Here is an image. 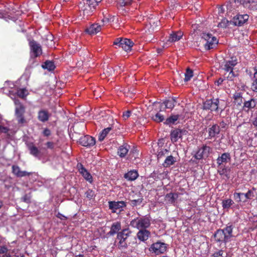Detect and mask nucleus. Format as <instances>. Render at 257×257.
Returning <instances> with one entry per match:
<instances>
[{"instance_id": "nucleus-1", "label": "nucleus", "mask_w": 257, "mask_h": 257, "mask_svg": "<svg viewBox=\"0 0 257 257\" xmlns=\"http://www.w3.org/2000/svg\"><path fill=\"white\" fill-rule=\"evenodd\" d=\"M232 229L231 225L227 226L222 229L217 230L214 235V238L217 242L226 243L230 241L232 237Z\"/></svg>"}, {"instance_id": "nucleus-2", "label": "nucleus", "mask_w": 257, "mask_h": 257, "mask_svg": "<svg viewBox=\"0 0 257 257\" xmlns=\"http://www.w3.org/2000/svg\"><path fill=\"white\" fill-rule=\"evenodd\" d=\"M151 225L150 219L148 217H137L132 220L130 225L139 230L146 229Z\"/></svg>"}, {"instance_id": "nucleus-3", "label": "nucleus", "mask_w": 257, "mask_h": 257, "mask_svg": "<svg viewBox=\"0 0 257 257\" xmlns=\"http://www.w3.org/2000/svg\"><path fill=\"white\" fill-rule=\"evenodd\" d=\"M201 38L203 41L205 50H209L213 49L218 44V40L216 37L213 36L211 34L203 33L202 34Z\"/></svg>"}, {"instance_id": "nucleus-4", "label": "nucleus", "mask_w": 257, "mask_h": 257, "mask_svg": "<svg viewBox=\"0 0 257 257\" xmlns=\"http://www.w3.org/2000/svg\"><path fill=\"white\" fill-rule=\"evenodd\" d=\"M130 234L131 231L128 229H123L121 232L118 233L117 239L119 241L117 246L120 249L123 250L127 248V244L126 239Z\"/></svg>"}, {"instance_id": "nucleus-5", "label": "nucleus", "mask_w": 257, "mask_h": 257, "mask_svg": "<svg viewBox=\"0 0 257 257\" xmlns=\"http://www.w3.org/2000/svg\"><path fill=\"white\" fill-rule=\"evenodd\" d=\"M16 107L15 109V115L19 124H23L26 122L24 116L25 112V108L19 101H16Z\"/></svg>"}, {"instance_id": "nucleus-6", "label": "nucleus", "mask_w": 257, "mask_h": 257, "mask_svg": "<svg viewBox=\"0 0 257 257\" xmlns=\"http://www.w3.org/2000/svg\"><path fill=\"white\" fill-rule=\"evenodd\" d=\"M168 245L161 241H157L153 243L149 250L156 255L165 253L167 249Z\"/></svg>"}, {"instance_id": "nucleus-7", "label": "nucleus", "mask_w": 257, "mask_h": 257, "mask_svg": "<svg viewBox=\"0 0 257 257\" xmlns=\"http://www.w3.org/2000/svg\"><path fill=\"white\" fill-rule=\"evenodd\" d=\"M113 44L121 48L125 51H130L134 45V43L128 39L117 38L115 40Z\"/></svg>"}, {"instance_id": "nucleus-8", "label": "nucleus", "mask_w": 257, "mask_h": 257, "mask_svg": "<svg viewBox=\"0 0 257 257\" xmlns=\"http://www.w3.org/2000/svg\"><path fill=\"white\" fill-rule=\"evenodd\" d=\"M219 102L218 99H207L203 103V109L211 111H217L219 108Z\"/></svg>"}, {"instance_id": "nucleus-9", "label": "nucleus", "mask_w": 257, "mask_h": 257, "mask_svg": "<svg viewBox=\"0 0 257 257\" xmlns=\"http://www.w3.org/2000/svg\"><path fill=\"white\" fill-rule=\"evenodd\" d=\"M29 46L32 57L36 58L40 56L42 54L41 46L36 41L34 40L31 41L29 42Z\"/></svg>"}, {"instance_id": "nucleus-10", "label": "nucleus", "mask_w": 257, "mask_h": 257, "mask_svg": "<svg viewBox=\"0 0 257 257\" xmlns=\"http://www.w3.org/2000/svg\"><path fill=\"white\" fill-rule=\"evenodd\" d=\"M211 151V148L206 145L203 146L199 149L195 155V158L197 160H200L204 158H207Z\"/></svg>"}, {"instance_id": "nucleus-11", "label": "nucleus", "mask_w": 257, "mask_h": 257, "mask_svg": "<svg viewBox=\"0 0 257 257\" xmlns=\"http://www.w3.org/2000/svg\"><path fill=\"white\" fill-rule=\"evenodd\" d=\"M109 208L111 210L112 212H116L117 211H120L122 208L126 206V203L123 201L108 202Z\"/></svg>"}, {"instance_id": "nucleus-12", "label": "nucleus", "mask_w": 257, "mask_h": 257, "mask_svg": "<svg viewBox=\"0 0 257 257\" xmlns=\"http://www.w3.org/2000/svg\"><path fill=\"white\" fill-rule=\"evenodd\" d=\"M249 16L247 15H237L232 20L230 23L233 26H240L244 24L248 19Z\"/></svg>"}, {"instance_id": "nucleus-13", "label": "nucleus", "mask_w": 257, "mask_h": 257, "mask_svg": "<svg viewBox=\"0 0 257 257\" xmlns=\"http://www.w3.org/2000/svg\"><path fill=\"white\" fill-rule=\"evenodd\" d=\"M91 6L86 2H81L79 4V8L81 11L83 12V15L89 16L92 14L93 11L95 10L94 8L91 7Z\"/></svg>"}, {"instance_id": "nucleus-14", "label": "nucleus", "mask_w": 257, "mask_h": 257, "mask_svg": "<svg viewBox=\"0 0 257 257\" xmlns=\"http://www.w3.org/2000/svg\"><path fill=\"white\" fill-rule=\"evenodd\" d=\"M79 143L83 146L90 147L95 145V140L89 135H86L79 139Z\"/></svg>"}, {"instance_id": "nucleus-15", "label": "nucleus", "mask_w": 257, "mask_h": 257, "mask_svg": "<svg viewBox=\"0 0 257 257\" xmlns=\"http://www.w3.org/2000/svg\"><path fill=\"white\" fill-rule=\"evenodd\" d=\"M186 133L185 130L176 129L171 133V139L172 142H176L179 139L181 138L182 136Z\"/></svg>"}, {"instance_id": "nucleus-16", "label": "nucleus", "mask_w": 257, "mask_h": 257, "mask_svg": "<svg viewBox=\"0 0 257 257\" xmlns=\"http://www.w3.org/2000/svg\"><path fill=\"white\" fill-rule=\"evenodd\" d=\"M12 172L18 177H23L26 176H29L31 174V173L25 171H21L20 168L16 165L12 166Z\"/></svg>"}, {"instance_id": "nucleus-17", "label": "nucleus", "mask_w": 257, "mask_h": 257, "mask_svg": "<svg viewBox=\"0 0 257 257\" xmlns=\"http://www.w3.org/2000/svg\"><path fill=\"white\" fill-rule=\"evenodd\" d=\"M101 26L98 24H93L89 26L86 30L85 32L89 35H95L101 31Z\"/></svg>"}, {"instance_id": "nucleus-18", "label": "nucleus", "mask_w": 257, "mask_h": 257, "mask_svg": "<svg viewBox=\"0 0 257 257\" xmlns=\"http://www.w3.org/2000/svg\"><path fill=\"white\" fill-rule=\"evenodd\" d=\"M183 35V33L180 31L177 32H172L170 34L168 42L174 43L180 40Z\"/></svg>"}, {"instance_id": "nucleus-19", "label": "nucleus", "mask_w": 257, "mask_h": 257, "mask_svg": "<svg viewBox=\"0 0 257 257\" xmlns=\"http://www.w3.org/2000/svg\"><path fill=\"white\" fill-rule=\"evenodd\" d=\"M50 116L51 114L47 110L41 109L38 112V119L43 122L48 121Z\"/></svg>"}, {"instance_id": "nucleus-20", "label": "nucleus", "mask_w": 257, "mask_h": 257, "mask_svg": "<svg viewBox=\"0 0 257 257\" xmlns=\"http://www.w3.org/2000/svg\"><path fill=\"white\" fill-rule=\"evenodd\" d=\"M79 167V172L83 176V177L89 182H92V177L90 174L85 169L82 164H80Z\"/></svg>"}, {"instance_id": "nucleus-21", "label": "nucleus", "mask_w": 257, "mask_h": 257, "mask_svg": "<svg viewBox=\"0 0 257 257\" xmlns=\"http://www.w3.org/2000/svg\"><path fill=\"white\" fill-rule=\"evenodd\" d=\"M27 146L31 155L35 157H40V150L33 143H29Z\"/></svg>"}, {"instance_id": "nucleus-22", "label": "nucleus", "mask_w": 257, "mask_h": 257, "mask_svg": "<svg viewBox=\"0 0 257 257\" xmlns=\"http://www.w3.org/2000/svg\"><path fill=\"white\" fill-rule=\"evenodd\" d=\"M151 235L150 232L146 229L139 230L137 233L138 238L141 241L147 240Z\"/></svg>"}, {"instance_id": "nucleus-23", "label": "nucleus", "mask_w": 257, "mask_h": 257, "mask_svg": "<svg viewBox=\"0 0 257 257\" xmlns=\"http://www.w3.org/2000/svg\"><path fill=\"white\" fill-rule=\"evenodd\" d=\"M237 59L235 58H231L230 60L226 61L224 64V69L226 72L232 71L233 67L237 64Z\"/></svg>"}, {"instance_id": "nucleus-24", "label": "nucleus", "mask_w": 257, "mask_h": 257, "mask_svg": "<svg viewBox=\"0 0 257 257\" xmlns=\"http://www.w3.org/2000/svg\"><path fill=\"white\" fill-rule=\"evenodd\" d=\"M220 133V127L217 124L213 125L208 128V134L210 138H214Z\"/></svg>"}, {"instance_id": "nucleus-25", "label": "nucleus", "mask_w": 257, "mask_h": 257, "mask_svg": "<svg viewBox=\"0 0 257 257\" xmlns=\"http://www.w3.org/2000/svg\"><path fill=\"white\" fill-rule=\"evenodd\" d=\"M231 157L229 153H223L221 156L219 157L217 159V163L220 165L224 163H227L230 161Z\"/></svg>"}, {"instance_id": "nucleus-26", "label": "nucleus", "mask_w": 257, "mask_h": 257, "mask_svg": "<svg viewBox=\"0 0 257 257\" xmlns=\"http://www.w3.org/2000/svg\"><path fill=\"white\" fill-rule=\"evenodd\" d=\"M130 149V146L127 144H123L120 146L118 149L117 154L121 158L124 157L127 154Z\"/></svg>"}, {"instance_id": "nucleus-27", "label": "nucleus", "mask_w": 257, "mask_h": 257, "mask_svg": "<svg viewBox=\"0 0 257 257\" xmlns=\"http://www.w3.org/2000/svg\"><path fill=\"white\" fill-rule=\"evenodd\" d=\"M138 176L139 174L137 171L132 170L125 174L124 177L127 180L134 181L138 178Z\"/></svg>"}, {"instance_id": "nucleus-28", "label": "nucleus", "mask_w": 257, "mask_h": 257, "mask_svg": "<svg viewBox=\"0 0 257 257\" xmlns=\"http://www.w3.org/2000/svg\"><path fill=\"white\" fill-rule=\"evenodd\" d=\"M121 229V224L119 222L113 223L110 228V230L108 234L110 235H113Z\"/></svg>"}, {"instance_id": "nucleus-29", "label": "nucleus", "mask_w": 257, "mask_h": 257, "mask_svg": "<svg viewBox=\"0 0 257 257\" xmlns=\"http://www.w3.org/2000/svg\"><path fill=\"white\" fill-rule=\"evenodd\" d=\"M176 103V99L175 98H172L170 99L167 100L163 102L161 104H160L161 106L162 104H164L165 105L166 108L173 109Z\"/></svg>"}, {"instance_id": "nucleus-30", "label": "nucleus", "mask_w": 257, "mask_h": 257, "mask_svg": "<svg viewBox=\"0 0 257 257\" xmlns=\"http://www.w3.org/2000/svg\"><path fill=\"white\" fill-rule=\"evenodd\" d=\"M175 162L176 160L175 158L172 156H169L166 158L163 163V166L165 167H169L171 165H173L175 163Z\"/></svg>"}, {"instance_id": "nucleus-31", "label": "nucleus", "mask_w": 257, "mask_h": 257, "mask_svg": "<svg viewBox=\"0 0 257 257\" xmlns=\"http://www.w3.org/2000/svg\"><path fill=\"white\" fill-rule=\"evenodd\" d=\"M177 198V194L168 193L165 196L166 200H167L170 204L174 203Z\"/></svg>"}, {"instance_id": "nucleus-32", "label": "nucleus", "mask_w": 257, "mask_h": 257, "mask_svg": "<svg viewBox=\"0 0 257 257\" xmlns=\"http://www.w3.org/2000/svg\"><path fill=\"white\" fill-rule=\"evenodd\" d=\"M234 102L237 106H241L243 103V98L240 93H236L233 95Z\"/></svg>"}, {"instance_id": "nucleus-33", "label": "nucleus", "mask_w": 257, "mask_h": 257, "mask_svg": "<svg viewBox=\"0 0 257 257\" xmlns=\"http://www.w3.org/2000/svg\"><path fill=\"white\" fill-rule=\"evenodd\" d=\"M256 105V102L254 99H251L248 101H244L243 103V108H247L248 109L254 108Z\"/></svg>"}, {"instance_id": "nucleus-34", "label": "nucleus", "mask_w": 257, "mask_h": 257, "mask_svg": "<svg viewBox=\"0 0 257 257\" xmlns=\"http://www.w3.org/2000/svg\"><path fill=\"white\" fill-rule=\"evenodd\" d=\"M179 115H173L167 118L164 123L167 125L174 124L179 118Z\"/></svg>"}, {"instance_id": "nucleus-35", "label": "nucleus", "mask_w": 257, "mask_h": 257, "mask_svg": "<svg viewBox=\"0 0 257 257\" xmlns=\"http://www.w3.org/2000/svg\"><path fill=\"white\" fill-rule=\"evenodd\" d=\"M111 129V127H108L103 130L99 135L98 140L100 142L102 141Z\"/></svg>"}, {"instance_id": "nucleus-36", "label": "nucleus", "mask_w": 257, "mask_h": 257, "mask_svg": "<svg viewBox=\"0 0 257 257\" xmlns=\"http://www.w3.org/2000/svg\"><path fill=\"white\" fill-rule=\"evenodd\" d=\"M254 71L251 89L253 91L257 92V70L254 69Z\"/></svg>"}, {"instance_id": "nucleus-37", "label": "nucleus", "mask_w": 257, "mask_h": 257, "mask_svg": "<svg viewBox=\"0 0 257 257\" xmlns=\"http://www.w3.org/2000/svg\"><path fill=\"white\" fill-rule=\"evenodd\" d=\"M233 203V201L230 199L223 200L222 202V206L224 209H228Z\"/></svg>"}, {"instance_id": "nucleus-38", "label": "nucleus", "mask_w": 257, "mask_h": 257, "mask_svg": "<svg viewBox=\"0 0 257 257\" xmlns=\"http://www.w3.org/2000/svg\"><path fill=\"white\" fill-rule=\"evenodd\" d=\"M42 67L44 69H46L49 71H51L55 69V66L53 62L50 61H47L45 62L44 64L42 65Z\"/></svg>"}, {"instance_id": "nucleus-39", "label": "nucleus", "mask_w": 257, "mask_h": 257, "mask_svg": "<svg viewBox=\"0 0 257 257\" xmlns=\"http://www.w3.org/2000/svg\"><path fill=\"white\" fill-rule=\"evenodd\" d=\"M255 189L254 188H252L251 189L248 190V191L246 193H243V195L246 200H250L252 199L254 196L255 194L254 192L255 191Z\"/></svg>"}, {"instance_id": "nucleus-40", "label": "nucleus", "mask_w": 257, "mask_h": 257, "mask_svg": "<svg viewBox=\"0 0 257 257\" xmlns=\"http://www.w3.org/2000/svg\"><path fill=\"white\" fill-rule=\"evenodd\" d=\"M152 118L157 122H160L165 120L164 115L161 114L160 112H158L155 115L152 116Z\"/></svg>"}, {"instance_id": "nucleus-41", "label": "nucleus", "mask_w": 257, "mask_h": 257, "mask_svg": "<svg viewBox=\"0 0 257 257\" xmlns=\"http://www.w3.org/2000/svg\"><path fill=\"white\" fill-rule=\"evenodd\" d=\"M133 2V0H119L117 2V6L120 8L127 7L130 6Z\"/></svg>"}, {"instance_id": "nucleus-42", "label": "nucleus", "mask_w": 257, "mask_h": 257, "mask_svg": "<svg viewBox=\"0 0 257 257\" xmlns=\"http://www.w3.org/2000/svg\"><path fill=\"white\" fill-rule=\"evenodd\" d=\"M230 22H231V21H228L226 19H223L222 20L221 22L218 24V27L224 28L228 26H232V23H230Z\"/></svg>"}, {"instance_id": "nucleus-43", "label": "nucleus", "mask_w": 257, "mask_h": 257, "mask_svg": "<svg viewBox=\"0 0 257 257\" xmlns=\"http://www.w3.org/2000/svg\"><path fill=\"white\" fill-rule=\"evenodd\" d=\"M184 81L187 82L189 81L193 76V71L189 68L186 69V71L184 74Z\"/></svg>"}, {"instance_id": "nucleus-44", "label": "nucleus", "mask_w": 257, "mask_h": 257, "mask_svg": "<svg viewBox=\"0 0 257 257\" xmlns=\"http://www.w3.org/2000/svg\"><path fill=\"white\" fill-rule=\"evenodd\" d=\"M228 72V74H227V73L225 74L226 79L229 81H233L234 78L237 76V75L233 72V70L229 71Z\"/></svg>"}, {"instance_id": "nucleus-45", "label": "nucleus", "mask_w": 257, "mask_h": 257, "mask_svg": "<svg viewBox=\"0 0 257 257\" xmlns=\"http://www.w3.org/2000/svg\"><path fill=\"white\" fill-rule=\"evenodd\" d=\"M102 0H86L85 2L91 5L92 8L96 9V7L98 6V3L101 2Z\"/></svg>"}, {"instance_id": "nucleus-46", "label": "nucleus", "mask_w": 257, "mask_h": 257, "mask_svg": "<svg viewBox=\"0 0 257 257\" xmlns=\"http://www.w3.org/2000/svg\"><path fill=\"white\" fill-rule=\"evenodd\" d=\"M250 10H257V0H250V3L248 4V7Z\"/></svg>"}, {"instance_id": "nucleus-47", "label": "nucleus", "mask_w": 257, "mask_h": 257, "mask_svg": "<svg viewBox=\"0 0 257 257\" xmlns=\"http://www.w3.org/2000/svg\"><path fill=\"white\" fill-rule=\"evenodd\" d=\"M17 94L19 97L24 98L27 95L28 92L27 90L25 88L20 89L18 90Z\"/></svg>"}, {"instance_id": "nucleus-48", "label": "nucleus", "mask_w": 257, "mask_h": 257, "mask_svg": "<svg viewBox=\"0 0 257 257\" xmlns=\"http://www.w3.org/2000/svg\"><path fill=\"white\" fill-rule=\"evenodd\" d=\"M234 3L242 5L244 7H248L250 0H234Z\"/></svg>"}, {"instance_id": "nucleus-49", "label": "nucleus", "mask_w": 257, "mask_h": 257, "mask_svg": "<svg viewBox=\"0 0 257 257\" xmlns=\"http://www.w3.org/2000/svg\"><path fill=\"white\" fill-rule=\"evenodd\" d=\"M143 201V198H140L137 199H134L130 201L131 205L132 206H136L137 205H140Z\"/></svg>"}, {"instance_id": "nucleus-50", "label": "nucleus", "mask_w": 257, "mask_h": 257, "mask_svg": "<svg viewBox=\"0 0 257 257\" xmlns=\"http://www.w3.org/2000/svg\"><path fill=\"white\" fill-rule=\"evenodd\" d=\"M85 194L86 195V197L87 198H88L89 200H91V199H93L95 196L94 192L93 190H90V189L88 190L85 192Z\"/></svg>"}, {"instance_id": "nucleus-51", "label": "nucleus", "mask_w": 257, "mask_h": 257, "mask_svg": "<svg viewBox=\"0 0 257 257\" xmlns=\"http://www.w3.org/2000/svg\"><path fill=\"white\" fill-rule=\"evenodd\" d=\"M243 195L242 193L235 192L233 194V198L235 201L237 203L241 201V196Z\"/></svg>"}, {"instance_id": "nucleus-52", "label": "nucleus", "mask_w": 257, "mask_h": 257, "mask_svg": "<svg viewBox=\"0 0 257 257\" xmlns=\"http://www.w3.org/2000/svg\"><path fill=\"white\" fill-rule=\"evenodd\" d=\"M168 150L167 149H160L158 152L157 157L158 159H160L162 158L168 152Z\"/></svg>"}, {"instance_id": "nucleus-53", "label": "nucleus", "mask_w": 257, "mask_h": 257, "mask_svg": "<svg viewBox=\"0 0 257 257\" xmlns=\"http://www.w3.org/2000/svg\"><path fill=\"white\" fill-rule=\"evenodd\" d=\"M132 113V111L131 110H127L124 111L122 115V117L123 120H125L128 119V117L131 116Z\"/></svg>"}, {"instance_id": "nucleus-54", "label": "nucleus", "mask_w": 257, "mask_h": 257, "mask_svg": "<svg viewBox=\"0 0 257 257\" xmlns=\"http://www.w3.org/2000/svg\"><path fill=\"white\" fill-rule=\"evenodd\" d=\"M223 251L222 250H219L218 251L215 252L212 254H211L210 256L208 257H223Z\"/></svg>"}, {"instance_id": "nucleus-55", "label": "nucleus", "mask_w": 257, "mask_h": 257, "mask_svg": "<svg viewBox=\"0 0 257 257\" xmlns=\"http://www.w3.org/2000/svg\"><path fill=\"white\" fill-rule=\"evenodd\" d=\"M8 251V248L5 246L0 247V254L6 253Z\"/></svg>"}, {"instance_id": "nucleus-56", "label": "nucleus", "mask_w": 257, "mask_h": 257, "mask_svg": "<svg viewBox=\"0 0 257 257\" xmlns=\"http://www.w3.org/2000/svg\"><path fill=\"white\" fill-rule=\"evenodd\" d=\"M45 136L48 137L51 135V131L48 128H45L43 132Z\"/></svg>"}, {"instance_id": "nucleus-57", "label": "nucleus", "mask_w": 257, "mask_h": 257, "mask_svg": "<svg viewBox=\"0 0 257 257\" xmlns=\"http://www.w3.org/2000/svg\"><path fill=\"white\" fill-rule=\"evenodd\" d=\"M9 128L7 127L2 126L0 128V133H7L9 131Z\"/></svg>"}, {"instance_id": "nucleus-58", "label": "nucleus", "mask_w": 257, "mask_h": 257, "mask_svg": "<svg viewBox=\"0 0 257 257\" xmlns=\"http://www.w3.org/2000/svg\"><path fill=\"white\" fill-rule=\"evenodd\" d=\"M46 146L48 148L53 149L54 147V144L51 142H48L46 143Z\"/></svg>"}, {"instance_id": "nucleus-59", "label": "nucleus", "mask_w": 257, "mask_h": 257, "mask_svg": "<svg viewBox=\"0 0 257 257\" xmlns=\"http://www.w3.org/2000/svg\"><path fill=\"white\" fill-rule=\"evenodd\" d=\"M23 200L24 202H27V203L30 202V198L27 195H25L23 197Z\"/></svg>"}, {"instance_id": "nucleus-60", "label": "nucleus", "mask_w": 257, "mask_h": 257, "mask_svg": "<svg viewBox=\"0 0 257 257\" xmlns=\"http://www.w3.org/2000/svg\"><path fill=\"white\" fill-rule=\"evenodd\" d=\"M57 217L60 218V219L61 220H64V219H65L66 218V217L64 216L63 214L59 213L57 215Z\"/></svg>"}, {"instance_id": "nucleus-61", "label": "nucleus", "mask_w": 257, "mask_h": 257, "mask_svg": "<svg viewBox=\"0 0 257 257\" xmlns=\"http://www.w3.org/2000/svg\"><path fill=\"white\" fill-rule=\"evenodd\" d=\"M223 81V80L222 78H219L215 83H217V85H219L222 83Z\"/></svg>"}, {"instance_id": "nucleus-62", "label": "nucleus", "mask_w": 257, "mask_h": 257, "mask_svg": "<svg viewBox=\"0 0 257 257\" xmlns=\"http://www.w3.org/2000/svg\"><path fill=\"white\" fill-rule=\"evenodd\" d=\"M252 124L255 126H257V117L255 118L254 120L252 122Z\"/></svg>"}, {"instance_id": "nucleus-63", "label": "nucleus", "mask_w": 257, "mask_h": 257, "mask_svg": "<svg viewBox=\"0 0 257 257\" xmlns=\"http://www.w3.org/2000/svg\"><path fill=\"white\" fill-rule=\"evenodd\" d=\"M2 257H11V255L9 253H5Z\"/></svg>"}, {"instance_id": "nucleus-64", "label": "nucleus", "mask_w": 257, "mask_h": 257, "mask_svg": "<svg viewBox=\"0 0 257 257\" xmlns=\"http://www.w3.org/2000/svg\"><path fill=\"white\" fill-rule=\"evenodd\" d=\"M75 257H84L83 254H79L77 255H76Z\"/></svg>"}]
</instances>
